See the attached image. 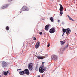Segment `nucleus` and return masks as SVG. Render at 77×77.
I'll use <instances>...</instances> for the list:
<instances>
[{
  "instance_id": "nucleus-1",
  "label": "nucleus",
  "mask_w": 77,
  "mask_h": 77,
  "mask_svg": "<svg viewBox=\"0 0 77 77\" xmlns=\"http://www.w3.org/2000/svg\"><path fill=\"white\" fill-rule=\"evenodd\" d=\"M47 69V67H44V65L43 66L40 67L39 69V72L40 73H43Z\"/></svg>"
},
{
  "instance_id": "nucleus-2",
  "label": "nucleus",
  "mask_w": 77,
  "mask_h": 77,
  "mask_svg": "<svg viewBox=\"0 0 77 77\" xmlns=\"http://www.w3.org/2000/svg\"><path fill=\"white\" fill-rule=\"evenodd\" d=\"M20 10H21V11H29V8L26 6H23L22 7Z\"/></svg>"
},
{
  "instance_id": "nucleus-3",
  "label": "nucleus",
  "mask_w": 77,
  "mask_h": 77,
  "mask_svg": "<svg viewBox=\"0 0 77 77\" xmlns=\"http://www.w3.org/2000/svg\"><path fill=\"white\" fill-rule=\"evenodd\" d=\"M28 67L29 70L30 71H32L33 70V64L32 63H30L28 65Z\"/></svg>"
},
{
  "instance_id": "nucleus-4",
  "label": "nucleus",
  "mask_w": 77,
  "mask_h": 77,
  "mask_svg": "<svg viewBox=\"0 0 77 77\" xmlns=\"http://www.w3.org/2000/svg\"><path fill=\"white\" fill-rule=\"evenodd\" d=\"M2 66L3 68H6L7 66V63L5 61H3L2 63Z\"/></svg>"
},
{
  "instance_id": "nucleus-5",
  "label": "nucleus",
  "mask_w": 77,
  "mask_h": 77,
  "mask_svg": "<svg viewBox=\"0 0 77 77\" xmlns=\"http://www.w3.org/2000/svg\"><path fill=\"white\" fill-rule=\"evenodd\" d=\"M56 32V29L54 28H52L49 30V32L50 33H53Z\"/></svg>"
},
{
  "instance_id": "nucleus-6",
  "label": "nucleus",
  "mask_w": 77,
  "mask_h": 77,
  "mask_svg": "<svg viewBox=\"0 0 77 77\" xmlns=\"http://www.w3.org/2000/svg\"><path fill=\"white\" fill-rule=\"evenodd\" d=\"M66 34L67 35H69L71 33V29L69 28H67L66 29Z\"/></svg>"
},
{
  "instance_id": "nucleus-7",
  "label": "nucleus",
  "mask_w": 77,
  "mask_h": 77,
  "mask_svg": "<svg viewBox=\"0 0 77 77\" xmlns=\"http://www.w3.org/2000/svg\"><path fill=\"white\" fill-rule=\"evenodd\" d=\"M40 45V42H38L35 45V48L36 49L38 48L39 47Z\"/></svg>"
},
{
  "instance_id": "nucleus-8",
  "label": "nucleus",
  "mask_w": 77,
  "mask_h": 77,
  "mask_svg": "<svg viewBox=\"0 0 77 77\" xmlns=\"http://www.w3.org/2000/svg\"><path fill=\"white\" fill-rule=\"evenodd\" d=\"M25 74H26V75H29L30 74V72L29 71V69H25L24 70Z\"/></svg>"
},
{
  "instance_id": "nucleus-9",
  "label": "nucleus",
  "mask_w": 77,
  "mask_h": 77,
  "mask_svg": "<svg viewBox=\"0 0 77 77\" xmlns=\"http://www.w3.org/2000/svg\"><path fill=\"white\" fill-rule=\"evenodd\" d=\"M51 58L52 59H54V60H57V56L55 55H53L52 56Z\"/></svg>"
},
{
  "instance_id": "nucleus-10",
  "label": "nucleus",
  "mask_w": 77,
  "mask_h": 77,
  "mask_svg": "<svg viewBox=\"0 0 77 77\" xmlns=\"http://www.w3.org/2000/svg\"><path fill=\"white\" fill-rule=\"evenodd\" d=\"M59 5L60 6L59 9L60 11H62L63 10V7L62 6V5L60 4Z\"/></svg>"
},
{
  "instance_id": "nucleus-11",
  "label": "nucleus",
  "mask_w": 77,
  "mask_h": 77,
  "mask_svg": "<svg viewBox=\"0 0 77 77\" xmlns=\"http://www.w3.org/2000/svg\"><path fill=\"white\" fill-rule=\"evenodd\" d=\"M37 57L38 59H44V58H45V57H41V56H36Z\"/></svg>"
},
{
  "instance_id": "nucleus-12",
  "label": "nucleus",
  "mask_w": 77,
  "mask_h": 77,
  "mask_svg": "<svg viewBox=\"0 0 77 77\" xmlns=\"http://www.w3.org/2000/svg\"><path fill=\"white\" fill-rule=\"evenodd\" d=\"M19 74L20 75H24L25 74L24 70L23 71H20L19 72Z\"/></svg>"
},
{
  "instance_id": "nucleus-13",
  "label": "nucleus",
  "mask_w": 77,
  "mask_h": 77,
  "mask_svg": "<svg viewBox=\"0 0 77 77\" xmlns=\"http://www.w3.org/2000/svg\"><path fill=\"white\" fill-rule=\"evenodd\" d=\"M49 27V25H46L45 26V30H48V28Z\"/></svg>"
},
{
  "instance_id": "nucleus-14",
  "label": "nucleus",
  "mask_w": 77,
  "mask_h": 77,
  "mask_svg": "<svg viewBox=\"0 0 77 77\" xmlns=\"http://www.w3.org/2000/svg\"><path fill=\"white\" fill-rule=\"evenodd\" d=\"M9 73V70H8L7 72H3V74L5 75V76H6Z\"/></svg>"
},
{
  "instance_id": "nucleus-15",
  "label": "nucleus",
  "mask_w": 77,
  "mask_h": 77,
  "mask_svg": "<svg viewBox=\"0 0 77 77\" xmlns=\"http://www.w3.org/2000/svg\"><path fill=\"white\" fill-rule=\"evenodd\" d=\"M67 16L69 18V19L70 20H71V21H74V20H73V19H72L71 17H70V16H69L67 15Z\"/></svg>"
},
{
  "instance_id": "nucleus-16",
  "label": "nucleus",
  "mask_w": 77,
  "mask_h": 77,
  "mask_svg": "<svg viewBox=\"0 0 77 77\" xmlns=\"http://www.w3.org/2000/svg\"><path fill=\"white\" fill-rule=\"evenodd\" d=\"M4 6L5 7V8H8L9 6V4H5L4 5Z\"/></svg>"
},
{
  "instance_id": "nucleus-17",
  "label": "nucleus",
  "mask_w": 77,
  "mask_h": 77,
  "mask_svg": "<svg viewBox=\"0 0 77 77\" xmlns=\"http://www.w3.org/2000/svg\"><path fill=\"white\" fill-rule=\"evenodd\" d=\"M50 20L51 21V22H53V21H54V20H53V17H51L50 18Z\"/></svg>"
},
{
  "instance_id": "nucleus-18",
  "label": "nucleus",
  "mask_w": 77,
  "mask_h": 77,
  "mask_svg": "<svg viewBox=\"0 0 77 77\" xmlns=\"http://www.w3.org/2000/svg\"><path fill=\"white\" fill-rule=\"evenodd\" d=\"M63 33H65V32H66V29H63Z\"/></svg>"
},
{
  "instance_id": "nucleus-19",
  "label": "nucleus",
  "mask_w": 77,
  "mask_h": 77,
  "mask_svg": "<svg viewBox=\"0 0 77 77\" xmlns=\"http://www.w3.org/2000/svg\"><path fill=\"white\" fill-rule=\"evenodd\" d=\"M61 44L62 45H63L64 44H65V42H63V41H61Z\"/></svg>"
},
{
  "instance_id": "nucleus-20",
  "label": "nucleus",
  "mask_w": 77,
  "mask_h": 77,
  "mask_svg": "<svg viewBox=\"0 0 77 77\" xmlns=\"http://www.w3.org/2000/svg\"><path fill=\"white\" fill-rule=\"evenodd\" d=\"M6 29L7 30H9V26H7L6 27Z\"/></svg>"
},
{
  "instance_id": "nucleus-21",
  "label": "nucleus",
  "mask_w": 77,
  "mask_h": 77,
  "mask_svg": "<svg viewBox=\"0 0 77 77\" xmlns=\"http://www.w3.org/2000/svg\"><path fill=\"white\" fill-rule=\"evenodd\" d=\"M1 9H5V6H2L1 7Z\"/></svg>"
},
{
  "instance_id": "nucleus-22",
  "label": "nucleus",
  "mask_w": 77,
  "mask_h": 77,
  "mask_svg": "<svg viewBox=\"0 0 77 77\" xmlns=\"http://www.w3.org/2000/svg\"><path fill=\"white\" fill-rule=\"evenodd\" d=\"M60 14L61 15H62V14H63V12L62 11H60Z\"/></svg>"
},
{
  "instance_id": "nucleus-23",
  "label": "nucleus",
  "mask_w": 77,
  "mask_h": 77,
  "mask_svg": "<svg viewBox=\"0 0 77 77\" xmlns=\"http://www.w3.org/2000/svg\"><path fill=\"white\" fill-rule=\"evenodd\" d=\"M33 40H34V41H36V38L35 37H33Z\"/></svg>"
},
{
  "instance_id": "nucleus-24",
  "label": "nucleus",
  "mask_w": 77,
  "mask_h": 77,
  "mask_svg": "<svg viewBox=\"0 0 77 77\" xmlns=\"http://www.w3.org/2000/svg\"><path fill=\"white\" fill-rule=\"evenodd\" d=\"M68 45H67L65 47V48H68Z\"/></svg>"
},
{
  "instance_id": "nucleus-25",
  "label": "nucleus",
  "mask_w": 77,
  "mask_h": 77,
  "mask_svg": "<svg viewBox=\"0 0 77 77\" xmlns=\"http://www.w3.org/2000/svg\"><path fill=\"white\" fill-rule=\"evenodd\" d=\"M40 35H42V32H39Z\"/></svg>"
},
{
  "instance_id": "nucleus-26",
  "label": "nucleus",
  "mask_w": 77,
  "mask_h": 77,
  "mask_svg": "<svg viewBox=\"0 0 77 77\" xmlns=\"http://www.w3.org/2000/svg\"><path fill=\"white\" fill-rule=\"evenodd\" d=\"M48 47H50V44H48L47 45Z\"/></svg>"
},
{
  "instance_id": "nucleus-27",
  "label": "nucleus",
  "mask_w": 77,
  "mask_h": 77,
  "mask_svg": "<svg viewBox=\"0 0 77 77\" xmlns=\"http://www.w3.org/2000/svg\"><path fill=\"white\" fill-rule=\"evenodd\" d=\"M18 70H20V71H21V69H18L17 70V71H18Z\"/></svg>"
},
{
  "instance_id": "nucleus-28",
  "label": "nucleus",
  "mask_w": 77,
  "mask_h": 77,
  "mask_svg": "<svg viewBox=\"0 0 77 77\" xmlns=\"http://www.w3.org/2000/svg\"><path fill=\"white\" fill-rule=\"evenodd\" d=\"M58 23H59V22H60V20H58Z\"/></svg>"
},
{
  "instance_id": "nucleus-29",
  "label": "nucleus",
  "mask_w": 77,
  "mask_h": 77,
  "mask_svg": "<svg viewBox=\"0 0 77 77\" xmlns=\"http://www.w3.org/2000/svg\"><path fill=\"white\" fill-rule=\"evenodd\" d=\"M12 0H8V2H11V1H12Z\"/></svg>"
},
{
  "instance_id": "nucleus-30",
  "label": "nucleus",
  "mask_w": 77,
  "mask_h": 77,
  "mask_svg": "<svg viewBox=\"0 0 77 77\" xmlns=\"http://www.w3.org/2000/svg\"><path fill=\"white\" fill-rule=\"evenodd\" d=\"M64 35V33L62 34V36H63Z\"/></svg>"
},
{
  "instance_id": "nucleus-31",
  "label": "nucleus",
  "mask_w": 77,
  "mask_h": 77,
  "mask_svg": "<svg viewBox=\"0 0 77 77\" xmlns=\"http://www.w3.org/2000/svg\"><path fill=\"white\" fill-rule=\"evenodd\" d=\"M42 64H44V63H45L43 62L42 63Z\"/></svg>"
},
{
  "instance_id": "nucleus-32",
  "label": "nucleus",
  "mask_w": 77,
  "mask_h": 77,
  "mask_svg": "<svg viewBox=\"0 0 77 77\" xmlns=\"http://www.w3.org/2000/svg\"><path fill=\"white\" fill-rule=\"evenodd\" d=\"M0 77H1V76H0Z\"/></svg>"
}]
</instances>
